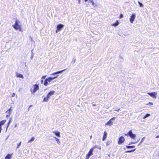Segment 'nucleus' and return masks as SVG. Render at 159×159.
<instances>
[{"label": "nucleus", "mask_w": 159, "mask_h": 159, "mask_svg": "<svg viewBox=\"0 0 159 159\" xmlns=\"http://www.w3.org/2000/svg\"><path fill=\"white\" fill-rule=\"evenodd\" d=\"M20 22L17 20H16L15 21V24L13 25V26L16 30H19L20 31H22L21 26L19 25Z\"/></svg>", "instance_id": "nucleus-1"}, {"label": "nucleus", "mask_w": 159, "mask_h": 159, "mask_svg": "<svg viewBox=\"0 0 159 159\" xmlns=\"http://www.w3.org/2000/svg\"><path fill=\"white\" fill-rule=\"evenodd\" d=\"M55 93V91H52L49 92L47 94L46 97L44 98L43 102H47L50 97L54 95Z\"/></svg>", "instance_id": "nucleus-2"}, {"label": "nucleus", "mask_w": 159, "mask_h": 159, "mask_svg": "<svg viewBox=\"0 0 159 159\" xmlns=\"http://www.w3.org/2000/svg\"><path fill=\"white\" fill-rule=\"evenodd\" d=\"M125 135L126 136H129L132 139H135L136 136V135L133 133L132 130H130L127 134H125Z\"/></svg>", "instance_id": "nucleus-3"}, {"label": "nucleus", "mask_w": 159, "mask_h": 159, "mask_svg": "<svg viewBox=\"0 0 159 159\" xmlns=\"http://www.w3.org/2000/svg\"><path fill=\"white\" fill-rule=\"evenodd\" d=\"M57 77V76H55L54 77H48L46 79L44 82V85L45 86H47L48 84V82H50L51 81L55 79Z\"/></svg>", "instance_id": "nucleus-4"}, {"label": "nucleus", "mask_w": 159, "mask_h": 159, "mask_svg": "<svg viewBox=\"0 0 159 159\" xmlns=\"http://www.w3.org/2000/svg\"><path fill=\"white\" fill-rule=\"evenodd\" d=\"M33 89H30V91L32 93H35L39 89V85L35 84L33 85Z\"/></svg>", "instance_id": "nucleus-5"}, {"label": "nucleus", "mask_w": 159, "mask_h": 159, "mask_svg": "<svg viewBox=\"0 0 159 159\" xmlns=\"http://www.w3.org/2000/svg\"><path fill=\"white\" fill-rule=\"evenodd\" d=\"M125 141V138L122 136H121L119 138L118 141V144L119 145L123 143Z\"/></svg>", "instance_id": "nucleus-6"}, {"label": "nucleus", "mask_w": 159, "mask_h": 159, "mask_svg": "<svg viewBox=\"0 0 159 159\" xmlns=\"http://www.w3.org/2000/svg\"><path fill=\"white\" fill-rule=\"evenodd\" d=\"M115 120V117H113L107 123L105 124V125H108L109 126H111L113 125V121L112 120Z\"/></svg>", "instance_id": "nucleus-7"}, {"label": "nucleus", "mask_w": 159, "mask_h": 159, "mask_svg": "<svg viewBox=\"0 0 159 159\" xmlns=\"http://www.w3.org/2000/svg\"><path fill=\"white\" fill-rule=\"evenodd\" d=\"M64 25L61 24H59L58 25L57 27L56 32L57 33L58 31H61V29L63 27Z\"/></svg>", "instance_id": "nucleus-8"}, {"label": "nucleus", "mask_w": 159, "mask_h": 159, "mask_svg": "<svg viewBox=\"0 0 159 159\" xmlns=\"http://www.w3.org/2000/svg\"><path fill=\"white\" fill-rule=\"evenodd\" d=\"M148 94L151 97L154 98H157V93L155 92H152L151 93H148Z\"/></svg>", "instance_id": "nucleus-9"}, {"label": "nucleus", "mask_w": 159, "mask_h": 159, "mask_svg": "<svg viewBox=\"0 0 159 159\" xmlns=\"http://www.w3.org/2000/svg\"><path fill=\"white\" fill-rule=\"evenodd\" d=\"M6 121V120H3L0 122V133H1L2 130V126L5 123Z\"/></svg>", "instance_id": "nucleus-10"}, {"label": "nucleus", "mask_w": 159, "mask_h": 159, "mask_svg": "<svg viewBox=\"0 0 159 159\" xmlns=\"http://www.w3.org/2000/svg\"><path fill=\"white\" fill-rule=\"evenodd\" d=\"M96 147L95 146H93L92 148H91L89 151L88 154L90 156L93 154V151L94 149L96 148Z\"/></svg>", "instance_id": "nucleus-11"}, {"label": "nucleus", "mask_w": 159, "mask_h": 159, "mask_svg": "<svg viewBox=\"0 0 159 159\" xmlns=\"http://www.w3.org/2000/svg\"><path fill=\"white\" fill-rule=\"evenodd\" d=\"M135 17V15L134 14H132L129 19L131 23H133Z\"/></svg>", "instance_id": "nucleus-12"}, {"label": "nucleus", "mask_w": 159, "mask_h": 159, "mask_svg": "<svg viewBox=\"0 0 159 159\" xmlns=\"http://www.w3.org/2000/svg\"><path fill=\"white\" fill-rule=\"evenodd\" d=\"M107 133L106 131H104L103 133V135L102 137V140L104 141L106 139L107 137Z\"/></svg>", "instance_id": "nucleus-13"}, {"label": "nucleus", "mask_w": 159, "mask_h": 159, "mask_svg": "<svg viewBox=\"0 0 159 159\" xmlns=\"http://www.w3.org/2000/svg\"><path fill=\"white\" fill-rule=\"evenodd\" d=\"M12 154H8L5 157V159H11Z\"/></svg>", "instance_id": "nucleus-14"}, {"label": "nucleus", "mask_w": 159, "mask_h": 159, "mask_svg": "<svg viewBox=\"0 0 159 159\" xmlns=\"http://www.w3.org/2000/svg\"><path fill=\"white\" fill-rule=\"evenodd\" d=\"M11 120H12V118H10L9 119V120L7 124V128H6V130H7V128L9 127L10 124L11 123Z\"/></svg>", "instance_id": "nucleus-15"}, {"label": "nucleus", "mask_w": 159, "mask_h": 159, "mask_svg": "<svg viewBox=\"0 0 159 159\" xmlns=\"http://www.w3.org/2000/svg\"><path fill=\"white\" fill-rule=\"evenodd\" d=\"M53 133L57 136L60 137H61L60 133L59 132H53Z\"/></svg>", "instance_id": "nucleus-16"}, {"label": "nucleus", "mask_w": 159, "mask_h": 159, "mask_svg": "<svg viewBox=\"0 0 159 159\" xmlns=\"http://www.w3.org/2000/svg\"><path fill=\"white\" fill-rule=\"evenodd\" d=\"M16 76L18 78H20L22 79H23L24 78V76L23 75L20 74H16Z\"/></svg>", "instance_id": "nucleus-17"}, {"label": "nucleus", "mask_w": 159, "mask_h": 159, "mask_svg": "<svg viewBox=\"0 0 159 159\" xmlns=\"http://www.w3.org/2000/svg\"><path fill=\"white\" fill-rule=\"evenodd\" d=\"M119 24V23L118 21L117 20L115 23L112 24V25L113 26H116L117 25H118Z\"/></svg>", "instance_id": "nucleus-18"}, {"label": "nucleus", "mask_w": 159, "mask_h": 159, "mask_svg": "<svg viewBox=\"0 0 159 159\" xmlns=\"http://www.w3.org/2000/svg\"><path fill=\"white\" fill-rule=\"evenodd\" d=\"M136 149L135 148L134 149H132L130 150H128L127 151H126L125 152L127 153V152H133L134 151L136 150Z\"/></svg>", "instance_id": "nucleus-19"}, {"label": "nucleus", "mask_w": 159, "mask_h": 159, "mask_svg": "<svg viewBox=\"0 0 159 159\" xmlns=\"http://www.w3.org/2000/svg\"><path fill=\"white\" fill-rule=\"evenodd\" d=\"M126 148H133L135 147V146L134 145H132V146H129V145H126Z\"/></svg>", "instance_id": "nucleus-20"}, {"label": "nucleus", "mask_w": 159, "mask_h": 159, "mask_svg": "<svg viewBox=\"0 0 159 159\" xmlns=\"http://www.w3.org/2000/svg\"><path fill=\"white\" fill-rule=\"evenodd\" d=\"M34 137H32L31 138V139L30 140L28 141V143H30V142H33V141H34Z\"/></svg>", "instance_id": "nucleus-21"}, {"label": "nucleus", "mask_w": 159, "mask_h": 159, "mask_svg": "<svg viewBox=\"0 0 159 159\" xmlns=\"http://www.w3.org/2000/svg\"><path fill=\"white\" fill-rule=\"evenodd\" d=\"M150 116V114H147L145 116L143 117V119H145L146 118L149 117Z\"/></svg>", "instance_id": "nucleus-22"}, {"label": "nucleus", "mask_w": 159, "mask_h": 159, "mask_svg": "<svg viewBox=\"0 0 159 159\" xmlns=\"http://www.w3.org/2000/svg\"><path fill=\"white\" fill-rule=\"evenodd\" d=\"M12 107H11L10 108H9L6 112H8L9 113H11V112L12 111V109H11Z\"/></svg>", "instance_id": "nucleus-23"}, {"label": "nucleus", "mask_w": 159, "mask_h": 159, "mask_svg": "<svg viewBox=\"0 0 159 159\" xmlns=\"http://www.w3.org/2000/svg\"><path fill=\"white\" fill-rule=\"evenodd\" d=\"M55 139L57 141V143H58V144H60V141L59 139L56 138V137H55Z\"/></svg>", "instance_id": "nucleus-24"}, {"label": "nucleus", "mask_w": 159, "mask_h": 159, "mask_svg": "<svg viewBox=\"0 0 159 159\" xmlns=\"http://www.w3.org/2000/svg\"><path fill=\"white\" fill-rule=\"evenodd\" d=\"M90 156L88 154H87L86 156V158L85 159H89V158L90 157Z\"/></svg>", "instance_id": "nucleus-25"}, {"label": "nucleus", "mask_w": 159, "mask_h": 159, "mask_svg": "<svg viewBox=\"0 0 159 159\" xmlns=\"http://www.w3.org/2000/svg\"><path fill=\"white\" fill-rule=\"evenodd\" d=\"M138 3L139 5V6H140V7H143V5L141 2H139V1L138 2Z\"/></svg>", "instance_id": "nucleus-26"}, {"label": "nucleus", "mask_w": 159, "mask_h": 159, "mask_svg": "<svg viewBox=\"0 0 159 159\" xmlns=\"http://www.w3.org/2000/svg\"><path fill=\"white\" fill-rule=\"evenodd\" d=\"M110 143H111V142L110 141H107L106 143V146H108L110 144Z\"/></svg>", "instance_id": "nucleus-27"}, {"label": "nucleus", "mask_w": 159, "mask_h": 159, "mask_svg": "<svg viewBox=\"0 0 159 159\" xmlns=\"http://www.w3.org/2000/svg\"><path fill=\"white\" fill-rule=\"evenodd\" d=\"M64 70H60V71H57V72H56V73L57 74H58V73H61V72H62Z\"/></svg>", "instance_id": "nucleus-28"}, {"label": "nucleus", "mask_w": 159, "mask_h": 159, "mask_svg": "<svg viewBox=\"0 0 159 159\" xmlns=\"http://www.w3.org/2000/svg\"><path fill=\"white\" fill-rule=\"evenodd\" d=\"M21 142H20L19 143H18L17 145V148H18L21 145Z\"/></svg>", "instance_id": "nucleus-29"}, {"label": "nucleus", "mask_w": 159, "mask_h": 159, "mask_svg": "<svg viewBox=\"0 0 159 159\" xmlns=\"http://www.w3.org/2000/svg\"><path fill=\"white\" fill-rule=\"evenodd\" d=\"M89 2L92 3V5L93 6L94 5V3L93 1L92 0H89Z\"/></svg>", "instance_id": "nucleus-30"}, {"label": "nucleus", "mask_w": 159, "mask_h": 159, "mask_svg": "<svg viewBox=\"0 0 159 159\" xmlns=\"http://www.w3.org/2000/svg\"><path fill=\"white\" fill-rule=\"evenodd\" d=\"M123 14H121L120 15L119 18L120 19H121V18H122L123 17Z\"/></svg>", "instance_id": "nucleus-31"}, {"label": "nucleus", "mask_w": 159, "mask_h": 159, "mask_svg": "<svg viewBox=\"0 0 159 159\" xmlns=\"http://www.w3.org/2000/svg\"><path fill=\"white\" fill-rule=\"evenodd\" d=\"M11 114V113H9V114H7L6 115V117L7 118L9 117L10 116Z\"/></svg>", "instance_id": "nucleus-32"}, {"label": "nucleus", "mask_w": 159, "mask_h": 159, "mask_svg": "<svg viewBox=\"0 0 159 159\" xmlns=\"http://www.w3.org/2000/svg\"><path fill=\"white\" fill-rule=\"evenodd\" d=\"M135 143H135V142H130L129 143V145H130V144H134Z\"/></svg>", "instance_id": "nucleus-33"}, {"label": "nucleus", "mask_w": 159, "mask_h": 159, "mask_svg": "<svg viewBox=\"0 0 159 159\" xmlns=\"http://www.w3.org/2000/svg\"><path fill=\"white\" fill-rule=\"evenodd\" d=\"M47 76L46 75H43L41 77L42 79H45V78Z\"/></svg>", "instance_id": "nucleus-34"}, {"label": "nucleus", "mask_w": 159, "mask_h": 159, "mask_svg": "<svg viewBox=\"0 0 159 159\" xmlns=\"http://www.w3.org/2000/svg\"><path fill=\"white\" fill-rule=\"evenodd\" d=\"M15 93H13L12 94V95H11V97H13L15 96Z\"/></svg>", "instance_id": "nucleus-35"}, {"label": "nucleus", "mask_w": 159, "mask_h": 159, "mask_svg": "<svg viewBox=\"0 0 159 159\" xmlns=\"http://www.w3.org/2000/svg\"><path fill=\"white\" fill-rule=\"evenodd\" d=\"M149 104H151V105H152L153 104V103L152 102H149L146 105H148Z\"/></svg>", "instance_id": "nucleus-36"}, {"label": "nucleus", "mask_w": 159, "mask_h": 159, "mask_svg": "<svg viewBox=\"0 0 159 159\" xmlns=\"http://www.w3.org/2000/svg\"><path fill=\"white\" fill-rule=\"evenodd\" d=\"M57 74L56 73V72H54V73H52L51 74V75H56Z\"/></svg>", "instance_id": "nucleus-37"}, {"label": "nucleus", "mask_w": 159, "mask_h": 159, "mask_svg": "<svg viewBox=\"0 0 159 159\" xmlns=\"http://www.w3.org/2000/svg\"><path fill=\"white\" fill-rule=\"evenodd\" d=\"M155 137L156 138H159V135L156 136Z\"/></svg>", "instance_id": "nucleus-38"}, {"label": "nucleus", "mask_w": 159, "mask_h": 159, "mask_svg": "<svg viewBox=\"0 0 159 159\" xmlns=\"http://www.w3.org/2000/svg\"><path fill=\"white\" fill-rule=\"evenodd\" d=\"M79 1V3H80V0H78Z\"/></svg>", "instance_id": "nucleus-39"}, {"label": "nucleus", "mask_w": 159, "mask_h": 159, "mask_svg": "<svg viewBox=\"0 0 159 159\" xmlns=\"http://www.w3.org/2000/svg\"><path fill=\"white\" fill-rule=\"evenodd\" d=\"M43 82V80H41V83H42Z\"/></svg>", "instance_id": "nucleus-40"}, {"label": "nucleus", "mask_w": 159, "mask_h": 159, "mask_svg": "<svg viewBox=\"0 0 159 159\" xmlns=\"http://www.w3.org/2000/svg\"><path fill=\"white\" fill-rule=\"evenodd\" d=\"M85 2H87L88 1V0H84Z\"/></svg>", "instance_id": "nucleus-41"}, {"label": "nucleus", "mask_w": 159, "mask_h": 159, "mask_svg": "<svg viewBox=\"0 0 159 159\" xmlns=\"http://www.w3.org/2000/svg\"><path fill=\"white\" fill-rule=\"evenodd\" d=\"M32 106V105H31L30 106V107H29V108L30 107H31V106Z\"/></svg>", "instance_id": "nucleus-42"}, {"label": "nucleus", "mask_w": 159, "mask_h": 159, "mask_svg": "<svg viewBox=\"0 0 159 159\" xmlns=\"http://www.w3.org/2000/svg\"><path fill=\"white\" fill-rule=\"evenodd\" d=\"M93 106H95V105H95V104H93Z\"/></svg>", "instance_id": "nucleus-43"}, {"label": "nucleus", "mask_w": 159, "mask_h": 159, "mask_svg": "<svg viewBox=\"0 0 159 159\" xmlns=\"http://www.w3.org/2000/svg\"><path fill=\"white\" fill-rule=\"evenodd\" d=\"M75 60L74 61V62H75Z\"/></svg>", "instance_id": "nucleus-44"}, {"label": "nucleus", "mask_w": 159, "mask_h": 159, "mask_svg": "<svg viewBox=\"0 0 159 159\" xmlns=\"http://www.w3.org/2000/svg\"><path fill=\"white\" fill-rule=\"evenodd\" d=\"M7 114H9V113L8 112H7Z\"/></svg>", "instance_id": "nucleus-45"}, {"label": "nucleus", "mask_w": 159, "mask_h": 159, "mask_svg": "<svg viewBox=\"0 0 159 159\" xmlns=\"http://www.w3.org/2000/svg\"><path fill=\"white\" fill-rule=\"evenodd\" d=\"M158 156L159 157V154H158Z\"/></svg>", "instance_id": "nucleus-46"}]
</instances>
